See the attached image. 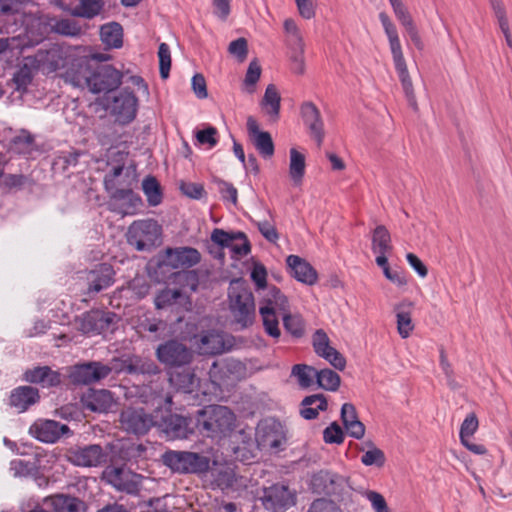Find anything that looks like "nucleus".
Here are the masks:
<instances>
[{
    "label": "nucleus",
    "mask_w": 512,
    "mask_h": 512,
    "mask_svg": "<svg viewBox=\"0 0 512 512\" xmlns=\"http://www.w3.org/2000/svg\"><path fill=\"white\" fill-rule=\"evenodd\" d=\"M214 482L222 490L233 487L236 482L234 469L229 466H223L217 469L214 475Z\"/></svg>",
    "instance_id": "obj_55"
},
{
    "label": "nucleus",
    "mask_w": 512,
    "mask_h": 512,
    "mask_svg": "<svg viewBox=\"0 0 512 512\" xmlns=\"http://www.w3.org/2000/svg\"><path fill=\"white\" fill-rule=\"evenodd\" d=\"M247 130L252 142L263 158H271L274 155V143L269 132L261 131L256 119L252 116L247 118Z\"/></svg>",
    "instance_id": "obj_29"
},
{
    "label": "nucleus",
    "mask_w": 512,
    "mask_h": 512,
    "mask_svg": "<svg viewBox=\"0 0 512 512\" xmlns=\"http://www.w3.org/2000/svg\"><path fill=\"white\" fill-rule=\"evenodd\" d=\"M121 428L128 434L145 435L155 424L154 418L143 407H127L119 415Z\"/></svg>",
    "instance_id": "obj_13"
},
{
    "label": "nucleus",
    "mask_w": 512,
    "mask_h": 512,
    "mask_svg": "<svg viewBox=\"0 0 512 512\" xmlns=\"http://www.w3.org/2000/svg\"><path fill=\"white\" fill-rule=\"evenodd\" d=\"M23 378L29 383L41 384L43 387H55L61 383L60 373L48 366H39L24 372Z\"/></svg>",
    "instance_id": "obj_35"
},
{
    "label": "nucleus",
    "mask_w": 512,
    "mask_h": 512,
    "mask_svg": "<svg viewBox=\"0 0 512 512\" xmlns=\"http://www.w3.org/2000/svg\"><path fill=\"white\" fill-rule=\"evenodd\" d=\"M111 196L116 201L111 210L122 216L136 214L143 204L141 197L132 189H115Z\"/></svg>",
    "instance_id": "obj_28"
},
{
    "label": "nucleus",
    "mask_w": 512,
    "mask_h": 512,
    "mask_svg": "<svg viewBox=\"0 0 512 512\" xmlns=\"http://www.w3.org/2000/svg\"><path fill=\"white\" fill-rule=\"evenodd\" d=\"M478 426L479 422L476 414L470 413L466 416L461 424L459 437L461 444L465 446L469 451L476 455H483L487 452L485 446L472 443L469 440V438L477 431Z\"/></svg>",
    "instance_id": "obj_34"
},
{
    "label": "nucleus",
    "mask_w": 512,
    "mask_h": 512,
    "mask_svg": "<svg viewBox=\"0 0 512 512\" xmlns=\"http://www.w3.org/2000/svg\"><path fill=\"white\" fill-rule=\"evenodd\" d=\"M142 189L150 206H158L162 202L161 186L154 176H147L143 179Z\"/></svg>",
    "instance_id": "obj_47"
},
{
    "label": "nucleus",
    "mask_w": 512,
    "mask_h": 512,
    "mask_svg": "<svg viewBox=\"0 0 512 512\" xmlns=\"http://www.w3.org/2000/svg\"><path fill=\"white\" fill-rule=\"evenodd\" d=\"M122 78L123 74L112 65L98 62L86 89L93 94L109 93L119 88Z\"/></svg>",
    "instance_id": "obj_12"
},
{
    "label": "nucleus",
    "mask_w": 512,
    "mask_h": 512,
    "mask_svg": "<svg viewBox=\"0 0 512 512\" xmlns=\"http://www.w3.org/2000/svg\"><path fill=\"white\" fill-rule=\"evenodd\" d=\"M323 440L327 444H342L344 441V433L337 422H332L323 431Z\"/></svg>",
    "instance_id": "obj_60"
},
{
    "label": "nucleus",
    "mask_w": 512,
    "mask_h": 512,
    "mask_svg": "<svg viewBox=\"0 0 512 512\" xmlns=\"http://www.w3.org/2000/svg\"><path fill=\"white\" fill-rule=\"evenodd\" d=\"M264 113L268 116L270 122H277L280 117L281 96L274 84H269L264 92L260 102Z\"/></svg>",
    "instance_id": "obj_37"
},
{
    "label": "nucleus",
    "mask_w": 512,
    "mask_h": 512,
    "mask_svg": "<svg viewBox=\"0 0 512 512\" xmlns=\"http://www.w3.org/2000/svg\"><path fill=\"white\" fill-rule=\"evenodd\" d=\"M393 249L391 235L384 225H378L372 233L373 252H391Z\"/></svg>",
    "instance_id": "obj_45"
},
{
    "label": "nucleus",
    "mask_w": 512,
    "mask_h": 512,
    "mask_svg": "<svg viewBox=\"0 0 512 512\" xmlns=\"http://www.w3.org/2000/svg\"><path fill=\"white\" fill-rule=\"evenodd\" d=\"M35 144L34 136L27 130H21L11 140V149L18 154H29Z\"/></svg>",
    "instance_id": "obj_49"
},
{
    "label": "nucleus",
    "mask_w": 512,
    "mask_h": 512,
    "mask_svg": "<svg viewBox=\"0 0 512 512\" xmlns=\"http://www.w3.org/2000/svg\"><path fill=\"white\" fill-rule=\"evenodd\" d=\"M379 20L388 38L395 69L402 84L408 104L414 111H417L418 104L414 93L413 83L409 75L407 64L402 52V47L396 26L393 24V22L385 12H381L379 14Z\"/></svg>",
    "instance_id": "obj_4"
},
{
    "label": "nucleus",
    "mask_w": 512,
    "mask_h": 512,
    "mask_svg": "<svg viewBox=\"0 0 512 512\" xmlns=\"http://www.w3.org/2000/svg\"><path fill=\"white\" fill-rule=\"evenodd\" d=\"M107 108L118 123L128 124L136 117L138 99L133 92L124 89L112 98Z\"/></svg>",
    "instance_id": "obj_15"
},
{
    "label": "nucleus",
    "mask_w": 512,
    "mask_h": 512,
    "mask_svg": "<svg viewBox=\"0 0 512 512\" xmlns=\"http://www.w3.org/2000/svg\"><path fill=\"white\" fill-rule=\"evenodd\" d=\"M113 370L129 374H157L159 372V368L154 362H144L139 357L133 356L125 359L114 358L111 366L99 361L76 364L71 368L69 378L75 385H90L107 378Z\"/></svg>",
    "instance_id": "obj_1"
},
{
    "label": "nucleus",
    "mask_w": 512,
    "mask_h": 512,
    "mask_svg": "<svg viewBox=\"0 0 512 512\" xmlns=\"http://www.w3.org/2000/svg\"><path fill=\"white\" fill-rule=\"evenodd\" d=\"M87 294H96L112 286L115 282V271L108 263H101L85 273Z\"/></svg>",
    "instance_id": "obj_22"
},
{
    "label": "nucleus",
    "mask_w": 512,
    "mask_h": 512,
    "mask_svg": "<svg viewBox=\"0 0 512 512\" xmlns=\"http://www.w3.org/2000/svg\"><path fill=\"white\" fill-rule=\"evenodd\" d=\"M75 46L52 44L48 49H40L33 56L38 70L52 73L61 68H67L73 55Z\"/></svg>",
    "instance_id": "obj_10"
},
{
    "label": "nucleus",
    "mask_w": 512,
    "mask_h": 512,
    "mask_svg": "<svg viewBox=\"0 0 512 512\" xmlns=\"http://www.w3.org/2000/svg\"><path fill=\"white\" fill-rule=\"evenodd\" d=\"M245 371L246 367L242 362L233 358H227L213 362L208 374L211 381L220 386L227 384L229 381L241 379Z\"/></svg>",
    "instance_id": "obj_16"
},
{
    "label": "nucleus",
    "mask_w": 512,
    "mask_h": 512,
    "mask_svg": "<svg viewBox=\"0 0 512 512\" xmlns=\"http://www.w3.org/2000/svg\"><path fill=\"white\" fill-rule=\"evenodd\" d=\"M370 448L361 456V462L365 466L383 467L386 462L384 452L376 447L373 443H369Z\"/></svg>",
    "instance_id": "obj_53"
},
{
    "label": "nucleus",
    "mask_w": 512,
    "mask_h": 512,
    "mask_svg": "<svg viewBox=\"0 0 512 512\" xmlns=\"http://www.w3.org/2000/svg\"><path fill=\"white\" fill-rule=\"evenodd\" d=\"M341 420L344 425V428L347 432V434L355 438L357 440H360L365 435V426L364 424L358 419V415L356 412V408L351 403H344L341 407Z\"/></svg>",
    "instance_id": "obj_36"
},
{
    "label": "nucleus",
    "mask_w": 512,
    "mask_h": 512,
    "mask_svg": "<svg viewBox=\"0 0 512 512\" xmlns=\"http://www.w3.org/2000/svg\"><path fill=\"white\" fill-rule=\"evenodd\" d=\"M195 425L203 436L221 440L234 431L236 415L226 406L208 405L197 411Z\"/></svg>",
    "instance_id": "obj_2"
},
{
    "label": "nucleus",
    "mask_w": 512,
    "mask_h": 512,
    "mask_svg": "<svg viewBox=\"0 0 512 512\" xmlns=\"http://www.w3.org/2000/svg\"><path fill=\"white\" fill-rule=\"evenodd\" d=\"M286 263L291 275L297 281L307 285L316 283L318 278L317 272L305 259L297 255H289Z\"/></svg>",
    "instance_id": "obj_33"
},
{
    "label": "nucleus",
    "mask_w": 512,
    "mask_h": 512,
    "mask_svg": "<svg viewBox=\"0 0 512 512\" xmlns=\"http://www.w3.org/2000/svg\"><path fill=\"white\" fill-rule=\"evenodd\" d=\"M230 312L237 324L242 328L252 325L256 315L255 301L252 291L243 278L232 279L228 287Z\"/></svg>",
    "instance_id": "obj_5"
},
{
    "label": "nucleus",
    "mask_w": 512,
    "mask_h": 512,
    "mask_svg": "<svg viewBox=\"0 0 512 512\" xmlns=\"http://www.w3.org/2000/svg\"><path fill=\"white\" fill-rule=\"evenodd\" d=\"M316 369L306 364H296L292 367L291 375L297 378L298 384L302 388H308L316 379Z\"/></svg>",
    "instance_id": "obj_50"
},
{
    "label": "nucleus",
    "mask_w": 512,
    "mask_h": 512,
    "mask_svg": "<svg viewBox=\"0 0 512 512\" xmlns=\"http://www.w3.org/2000/svg\"><path fill=\"white\" fill-rule=\"evenodd\" d=\"M71 60L63 78L74 87L85 89L98 62H107L111 56L106 53L93 52L87 46H75Z\"/></svg>",
    "instance_id": "obj_3"
},
{
    "label": "nucleus",
    "mask_w": 512,
    "mask_h": 512,
    "mask_svg": "<svg viewBox=\"0 0 512 512\" xmlns=\"http://www.w3.org/2000/svg\"><path fill=\"white\" fill-rule=\"evenodd\" d=\"M201 344L205 352L209 354H220L225 349L222 336L215 332L203 335Z\"/></svg>",
    "instance_id": "obj_52"
},
{
    "label": "nucleus",
    "mask_w": 512,
    "mask_h": 512,
    "mask_svg": "<svg viewBox=\"0 0 512 512\" xmlns=\"http://www.w3.org/2000/svg\"><path fill=\"white\" fill-rule=\"evenodd\" d=\"M104 6V0H79V3L72 9L71 14L76 17L92 19L102 12Z\"/></svg>",
    "instance_id": "obj_43"
},
{
    "label": "nucleus",
    "mask_w": 512,
    "mask_h": 512,
    "mask_svg": "<svg viewBox=\"0 0 512 512\" xmlns=\"http://www.w3.org/2000/svg\"><path fill=\"white\" fill-rule=\"evenodd\" d=\"M104 476L118 491L136 495L140 491V476L127 472L121 468H107Z\"/></svg>",
    "instance_id": "obj_24"
},
{
    "label": "nucleus",
    "mask_w": 512,
    "mask_h": 512,
    "mask_svg": "<svg viewBox=\"0 0 512 512\" xmlns=\"http://www.w3.org/2000/svg\"><path fill=\"white\" fill-rule=\"evenodd\" d=\"M117 315L113 312L91 310L79 319V330L84 334H101L108 331L116 322Z\"/></svg>",
    "instance_id": "obj_19"
},
{
    "label": "nucleus",
    "mask_w": 512,
    "mask_h": 512,
    "mask_svg": "<svg viewBox=\"0 0 512 512\" xmlns=\"http://www.w3.org/2000/svg\"><path fill=\"white\" fill-rule=\"evenodd\" d=\"M296 492L288 485L275 483L263 489L260 501L269 512H285L296 504Z\"/></svg>",
    "instance_id": "obj_11"
},
{
    "label": "nucleus",
    "mask_w": 512,
    "mask_h": 512,
    "mask_svg": "<svg viewBox=\"0 0 512 512\" xmlns=\"http://www.w3.org/2000/svg\"><path fill=\"white\" fill-rule=\"evenodd\" d=\"M100 39L107 49H119L123 45V28L118 22H109L100 27Z\"/></svg>",
    "instance_id": "obj_40"
},
{
    "label": "nucleus",
    "mask_w": 512,
    "mask_h": 512,
    "mask_svg": "<svg viewBox=\"0 0 512 512\" xmlns=\"http://www.w3.org/2000/svg\"><path fill=\"white\" fill-rule=\"evenodd\" d=\"M307 512H342V510L334 501L320 498L311 503Z\"/></svg>",
    "instance_id": "obj_64"
},
{
    "label": "nucleus",
    "mask_w": 512,
    "mask_h": 512,
    "mask_svg": "<svg viewBox=\"0 0 512 512\" xmlns=\"http://www.w3.org/2000/svg\"><path fill=\"white\" fill-rule=\"evenodd\" d=\"M191 418L177 414H168L162 418L160 426L167 437L171 439L187 438L192 432Z\"/></svg>",
    "instance_id": "obj_32"
},
{
    "label": "nucleus",
    "mask_w": 512,
    "mask_h": 512,
    "mask_svg": "<svg viewBox=\"0 0 512 512\" xmlns=\"http://www.w3.org/2000/svg\"><path fill=\"white\" fill-rule=\"evenodd\" d=\"M211 241L221 248H229L236 256H246L251 251V244L243 232H226L215 228L211 233Z\"/></svg>",
    "instance_id": "obj_18"
},
{
    "label": "nucleus",
    "mask_w": 512,
    "mask_h": 512,
    "mask_svg": "<svg viewBox=\"0 0 512 512\" xmlns=\"http://www.w3.org/2000/svg\"><path fill=\"white\" fill-rule=\"evenodd\" d=\"M305 157L295 148L290 149L289 175L295 186L302 184L305 175Z\"/></svg>",
    "instance_id": "obj_44"
},
{
    "label": "nucleus",
    "mask_w": 512,
    "mask_h": 512,
    "mask_svg": "<svg viewBox=\"0 0 512 512\" xmlns=\"http://www.w3.org/2000/svg\"><path fill=\"white\" fill-rule=\"evenodd\" d=\"M257 226L261 235L269 242L276 243L279 239V234L273 221L267 219L252 220Z\"/></svg>",
    "instance_id": "obj_58"
},
{
    "label": "nucleus",
    "mask_w": 512,
    "mask_h": 512,
    "mask_svg": "<svg viewBox=\"0 0 512 512\" xmlns=\"http://www.w3.org/2000/svg\"><path fill=\"white\" fill-rule=\"evenodd\" d=\"M54 512H80L84 502L68 494H55L49 497Z\"/></svg>",
    "instance_id": "obj_41"
},
{
    "label": "nucleus",
    "mask_w": 512,
    "mask_h": 512,
    "mask_svg": "<svg viewBox=\"0 0 512 512\" xmlns=\"http://www.w3.org/2000/svg\"><path fill=\"white\" fill-rule=\"evenodd\" d=\"M290 310L288 298L276 286H269L260 301L259 314L265 333L279 340L281 330L278 316H283Z\"/></svg>",
    "instance_id": "obj_6"
},
{
    "label": "nucleus",
    "mask_w": 512,
    "mask_h": 512,
    "mask_svg": "<svg viewBox=\"0 0 512 512\" xmlns=\"http://www.w3.org/2000/svg\"><path fill=\"white\" fill-rule=\"evenodd\" d=\"M38 70L33 56L25 57L22 65L13 76L17 90H25L33 80V71Z\"/></svg>",
    "instance_id": "obj_42"
},
{
    "label": "nucleus",
    "mask_w": 512,
    "mask_h": 512,
    "mask_svg": "<svg viewBox=\"0 0 512 512\" xmlns=\"http://www.w3.org/2000/svg\"><path fill=\"white\" fill-rule=\"evenodd\" d=\"M84 408L98 413H107L115 405L112 392L106 389H90L82 397Z\"/></svg>",
    "instance_id": "obj_31"
},
{
    "label": "nucleus",
    "mask_w": 512,
    "mask_h": 512,
    "mask_svg": "<svg viewBox=\"0 0 512 512\" xmlns=\"http://www.w3.org/2000/svg\"><path fill=\"white\" fill-rule=\"evenodd\" d=\"M68 431V426L54 420L36 421L29 429L30 434L34 438L44 443H55Z\"/></svg>",
    "instance_id": "obj_26"
},
{
    "label": "nucleus",
    "mask_w": 512,
    "mask_h": 512,
    "mask_svg": "<svg viewBox=\"0 0 512 512\" xmlns=\"http://www.w3.org/2000/svg\"><path fill=\"white\" fill-rule=\"evenodd\" d=\"M315 353L327 360L335 369L343 371L346 367L345 357L334 347L330 346V339L327 333L318 329L312 339Z\"/></svg>",
    "instance_id": "obj_20"
},
{
    "label": "nucleus",
    "mask_w": 512,
    "mask_h": 512,
    "mask_svg": "<svg viewBox=\"0 0 512 512\" xmlns=\"http://www.w3.org/2000/svg\"><path fill=\"white\" fill-rule=\"evenodd\" d=\"M159 57V72L163 79L168 78L171 68V55L169 46L166 43H161L158 48Z\"/></svg>",
    "instance_id": "obj_59"
},
{
    "label": "nucleus",
    "mask_w": 512,
    "mask_h": 512,
    "mask_svg": "<svg viewBox=\"0 0 512 512\" xmlns=\"http://www.w3.org/2000/svg\"><path fill=\"white\" fill-rule=\"evenodd\" d=\"M261 76V66L259 65L258 61L252 60L249 63L248 69L246 71L245 79H244V86L247 91V93L252 94L255 92V86L257 82L259 81Z\"/></svg>",
    "instance_id": "obj_56"
},
{
    "label": "nucleus",
    "mask_w": 512,
    "mask_h": 512,
    "mask_svg": "<svg viewBox=\"0 0 512 512\" xmlns=\"http://www.w3.org/2000/svg\"><path fill=\"white\" fill-rule=\"evenodd\" d=\"M412 308L413 303L410 301H403L395 307L397 331L403 339L408 338L415 328L411 317Z\"/></svg>",
    "instance_id": "obj_39"
},
{
    "label": "nucleus",
    "mask_w": 512,
    "mask_h": 512,
    "mask_svg": "<svg viewBox=\"0 0 512 512\" xmlns=\"http://www.w3.org/2000/svg\"><path fill=\"white\" fill-rule=\"evenodd\" d=\"M228 52L235 56L240 62H243L248 53V43L243 37L232 41L228 46Z\"/></svg>",
    "instance_id": "obj_63"
},
{
    "label": "nucleus",
    "mask_w": 512,
    "mask_h": 512,
    "mask_svg": "<svg viewBox=\"0 0 512 512\" xmlns=\"http://www.w3.org/2000/svg\"><path fill=\"white\" fill-rule=\"evenodd\" d=\"M161 237V225L151 218L133 221L126 233L128 244L137 251H151L161 244Z\"/></svg>",
    "instance_id": "obj_8"
},
{
    "label": "nucleus",
    "mask_w": 512,
    "mask_h": 512,
    "mask_svg": "<svg viewBox=\"0 0 512 512\" xmlns=\"http://www.w3.org/2000/svg\"><path fill=\"white\" fill-rule=\"evenodd\" d=\"M167 264L173 269H187L201 261L200 252L193 247H177L166 249Z\"/></svg>",
    "instance_id": "obj_27"
},
{
    "label": "nucleus",
    "mask_w": 512,
    "mask_h": 512,
    "mask_svg": "<svg viewBox=\"0 0 512 512\" xmlns=\"http://www.w3.org/2000/svg\"><path fill=\"white\" fill-rule=\"evenodd\" d=\"M107 455L98 444L77 447L69 450L68 460L75 466L97 467L106 462Z\"/></svg>",
    "instance_id": "obj_21"
},
{
    "label": "nucleus",
    "mask_w": 512,
    "mask_h": 512,
    "mask_svg": "<svg viewBox=\"0 0 512 512\" xmlns=\"http://www.w3.org/2000/svg\"><path fill=\"white\" fill-rule=\"evenodd\" d=\"M328 402L323 394H313L306 396L300 404V415L306 420L316 419L319 411H326Z\"/></svg>",
    "instance_id": "obj_38"
},
{
    "label": "nucleus",
    "mask_w": 512,
    "mask_h": 512,
    "mask_svg": "<svg viewBox=\"0 0 512 512\" xmlns=\"http://www.w3.org/2000/svg\"><path fill=\"white\" fill-rule=\"evenodd\" d=\"M40 400L39 390L32 386H18L9 395L8 405L18 413L26 412Z\"/></svg>",
    "instance_id": "obj_30"
},
{
    "label": "nucleus",
    "mask_w": 512,
    "mask_h": 512,
    "mask_svg": "<svg viewBox=\"0 0 512 512\" xmlns=\"http://www.w3.org/2000/svg\"><path fill=\"white\" fill-rule=\"evenodd\" d=\"M181 296L179 290L163 289L155 298V306L157 309H163L173 305Z\"/></svg>",
    "instance_id": "obj_61"
},
{
    "label": "nucleus",
    "mask_w": 512,
    "mask_h": 512,
    "mask_svg": "<svg viewBox=\"0 0 512 512\" xmlns=\"http://www.w3.org/2000/svg\"><path fill=\"white\" fill-rule=\"evenodd\" d=\"M389 3L393 9V12L397 20L405 28V30H408L416 26L411 14L409 13L406 6L403 4L402 0H389Z\"/></svg>",
    "instance_id": "obj_54"
},
{
    "label": "nucleus",
    "mask_w": 512,
    "mask_h": 512,
    "mask_svg": "<svg viewBox=\"0 0 512 512\" xmlns=\"http://www.w3.org/2000/svg\"><path fill=\"white\" fill-rule=\"evenodd\" d=\"M316 383L324 390L336 391L340 387L341 378L337 372L325 368L316 371Z\"/></svg>",
    "instance_id": "obj_48"
},
{
    "label": "nucleus",
    "mask_w": 512,
    "mask_h": 512,
    "mask_svg": "<svg viewBox=\"0 0 512 512\" xmlns=\"http://www.w3.org/2000/svg\"><path fill=\"white\" fill-rule=\"evenodd\" d=\"M156 357L167 368V371H171L191 365L194 352L182 342L172 339L157 347Z\"/></svg>",
    "instance_id": "obj_9"
},
{
    "label": "nucleus",
    "mask_w": 512,
    "mask_h": 512,
    "mask_svg": "<svg viewBox=\"0 0 512 512\" xmlns=\"http://www.w3.org/2000/svg\"><path fill=\"white\" fill-rule=\"evenodd\" d=\"M255 440L260 450L278 449L285 440L281 423L274 418L261 420L256 427Z\"/></svg>",
    "instance_id": "obj_14"
},
{
    "label": "nucleus",
    "mask_w": 512,
    "mask_h": 512,
    "mask_svg": "<svg viewBox=\"0 0 512 512\" xmlns=\"http://www.w3.org/2000/svg\"><path fill=\"white\" fill-rule=\"evenodd\" d=\"M162 463L173 473L204 474L210 467V459L191 451L167 450L161 456Z\"/></svg>",
    "instance_id": "obj_7"
},
{
    "label": "nucleus",
    "mask_w": 512,
    "mask_h": 512,
    "mask_svg": "<svg viewBox=\"0 0 512 512\" xmlns=\"http://www.w3.org/2000/svg\"><path fill=\"white\" fill-rule=\"evenodd\" d=\"M284 329L294 338H301L305 334V322L301 315L292 314L291 310L281 316Z\"/></svg>",
    "instance_id": "obj_46"
},
{
    "label": "nucleus",
    "mask_w": 512,
    "mask_h": 512,
    "mask_svg": "<svg viewBox=\"0 0 512 512\" xmlns=\"http://www.w3.org/2000/svg\"><path fill=\"white\" fill-rule=\"evenodd\" d=\"M283 27L295 48L302 54L304 51V41L296 22L293 19L288 18L284 21Z\"/></svg>",
    "instance_id": "obj_57"
},
{
    "label": "nucleus",
    "mask_w": 512,
    "mask_h": 512,
    "mask_svg": "<svg viewBox=\"0 0 512 512\" xmlns=\"http://www.w3.org/2000/svg\"><path fill=\"white\" fill-rule=\"evenodd\" d=\"M347 485V479L329 470H320L311 477L313 492L327 496L340 495Z\"/></svg>",
    "instance_id": "obj_17"
},
{
    "label": "nucleus",
    "mask_w": 512,
    "mask_h": 512,
    "mask_svg": "<svg viewBox=\"0 0 512 512\" xmlns=\"http://www.w3.org/2000/svg\"><path fill=\"white\" fill-rule=\"evenodd\" d=\"M51 28L55 33L69 37H76L82 33L81 26L72 19L55 20Z\"/></svg>",
    "instance_id": "obj_51"
},
{
    "label": "nucleus",
    "mask_w": 512,
    "mask_h": 512,
    "mask_svg": "<svg viewBox=\"0 0 512 512\" xmlns=\"http://www.w3.org/2000/svg\"><path fill=\"white\" fill-rule=\"evenodd\" d=\"M301 118L308 128L310 135L316 141L320 148L324 141V122L321 117L320 110L311 102H303L300 106Z\"/></svg>",
    "instance_id": "obj_23"
},
{
    "label": "nucleus",
    "mask_w": 512,
    "mask_h": 512,
    "mask_svg": "<svg viewBox=\"0 0 512 512\" xmlns=\"http://www.w3.org/2000/svg\"><path fill=\"white\" fill-rule=\"evenodd\" d=\"M364 496L371 503L375 512H390L384 496L379 492L367 490L364 492Z\"/></svg>",
    "instance_id": "obj_62"
},
{
    "label": "nucleus",
    "mask_w": 512,
    "mask_h": 512,
    "mask_svg": "<svg viewBox=\"0 0 512 512\" xmlns=\"http://www.w3.org/2000/svg\"><path fill=\"white\" fill-rule=\"evenodd\" d=\"M167 375L170 385L178 392L190 394L199 387L200 380L190 365L167 371Z\"/></svg>",
    "instance_id": "obj_25"
}]
</instances>
